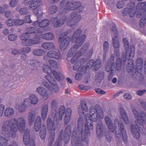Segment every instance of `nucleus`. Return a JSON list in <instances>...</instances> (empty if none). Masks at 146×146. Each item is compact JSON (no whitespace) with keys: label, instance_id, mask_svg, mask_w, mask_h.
Instances as JSON below:
<instances>
[{"label":"nucleus","instance_id":"1","mask_svg":"<svg viewBox=\"0 0 146 146\" xmlns=\"http://www.w3.org/2000/svg\"><path fill=\"white\" fill-rule=\"evenodd\" d=\"M83 119L80 117L78 122V130L79 135H78L76 132L74 131L72 139V144L73 146H83L80 140L81 136L83 141L86 140V135L90 133V130L93 129V124L92 122L86 121L85 124V130H83Z\"/></svg>","mask_w":146,"mask_h":146},{"label":"nucleus","instance_id":"2","mask_svg":"<svg viewBox=\"0 0 146 146\" xmlns=\"http://www.w3.org/2000/svg\"><path fill=\"white\" fill-rule=\"evenodd\" d=\"M105 122L110 131L113 132L115 131V136L118 139L120 138L121 136L124 140L126 141L127 139V136L126 130L123 123H120L117 119L114 121V129L113 128L112 121L107 116L104 117Z\"/></svg>","mask_w":146,"mask_h":146},{"label":"nucleus","instance_id":"3","mask_svg":"<svg viewBox=\"0 0 146 146\" xmlns=\"http://www.w3.org/2000/svg\"><path fill=\"white\" fill-rule=\"evenodd\" d=\"M104 114L101 107L98 105L91 106L89 113L86 114L85 118L86 121L95 122L99 119H103Z\"/></svg>","mask_w":146,"mask_h":146},{"label":"nucleus","instance_id":"4","mask_svg":"<svg viewBox=\"0 0 146 146\" xmlns=\"http://www.w3.org/2000/svg\"><path fill=\"white\" fill-rule=\"evenodd\" d=\"M61 8L64 7L63 13H66L68 11L79 8V12L82 11L84 7L79 2H74L73 0H62L60 4Z\"/></svg>","mask_w":146,"mask_h":146},{"label":"nucleus","instance_id":"5","mask_svg":"<svg viewBox=\"0 0 146 146\" xmlns=\"http://www.w3.org/2000/svg\"><path fill=\"white\" fill-rule=\"evenodd\" d=\"M7 125L10 127L11 130L15 133L19 130L21 132H23L25 127L26 122L24 118L20 117L17 119H13L11 120Z\"/></svg>","mask_w":146,"mask_h":146},{"label":"nucleus","instance_id":"6","mask_svg":"<svg viewBox=\"0 0 146 146\" xmlns=\"http://www.w3.org/2000/svg\"><path fill=\"white\" fill-rule=\"evenodd\" d=\"M133 115L136 119L135 124L140 131H143V125L144 123L146 125V113L143 111L139 113L135 109H132Z\"/></svg>","mask_w":146,"mask_h":146},{"label":"nucleus","instance_id":"7","mask_svg":"<svg viewBox=\"0 0 146 146\" xmlns=\"http://www.w3.org/2000/svg\"><path fill=\"white\" fill-rule=\"evenodd\" d=\"M45 78L49 82L50 84L49 85L47 82L44 80L42 82V85L49 90L53 91L54 93H58L60 90L54 78L50 74L45 76Z\"/></svg>","mask_w":146,"mask_h":146},{"label":"nucleus","instance_id":"8","mask_svg":"<svg viewBox=\"0 0 146 146\" xmlns=\"http://www.w3.org/2000/svg\"><path fill=\"white\" fill-rule=\"evenodd\" d=\"M3 136H0V146H6L7 142L10 137L11 133L9 131V127L7 125H4L3 127Z\"/></svg>","mask_w":146,"mask_h":146},{"label":"nucleus","instance_id":"9","mask_svg":"<svg viewBox=\"0 0 146 146\" xmlns=\"http://www.w3.org/2000/svg\"><path fill=\"white\" fill-rule=\"evenodd\" d=\"M68 35V32L65 31L63 32L59 36L60 48L62 50H64L67 49L69 45L70 38L67 36Z\"/></svg>","mask_w":146,"mask_h":146},{"label":"nucleus","instance_id":"10","mask_svg":"<svg viewBox=\"0 0 146 146\" xmlns=\"http://www.w3.org/2000/svg\"><path fill=\"white\" fill-rule=\"evenodd\" d=\"M82 33L81 29H78L74 32L72 38V42H76L74 45L80 46L83 44L85 38V36L82 35L80 36Z\"/></svg>","mask_w":146,"mask_h":146},{"label":"nucleus","instance_id":"11","mask_svg":"<svg viewBox=\"0 0 146 146\" xmlns=\"http://www.w3.org/2000/svg\"><path fill=\"white\" fill-rule=\"evenodd\" d=\"M123 41L125 48V53L123 55V56H125L126 59H129L132 55L133 56L135 54V48L134 46L131 45L130 46V50L129 49V44L128 41L125 38H123Z\"/></svg>","mask_w":146,"mask_h":146},{"label":"nucleus","instance_id":"12","mask_svg":"<svg viewBox=\"0 0 146 146\" xmlns=\"http://www.w3.org/2000/svg\"><path fill=\"white\" fill-rule=\"evenodd\" d=\"M23 3L26 5H29V9L32 10H35L42 4L41 0H24Z\"/></svg>","mask_w":146,"mask_h":146},{"label":"nucleus","instance_id":"13","mask_svg":"<svg viewBox=\"0 0 146 146\" xmlns=\"http://www.w3.org/2000/svg\"><path fill=\"white\" fill-rule=\"evenodd\" d=\"M112 38L113 44L115 48H118L119 47V43L117 38L118 34L115 27L113 26L111 29Z\"/></svg>","mask_w":146,"mask_h":146},{"label":"nucleus","instance_id":"14","mask_svg":"<svg viewBox=\"0 0 146 146\" xmlns=\"http://www.w3.org/2000/svg\"><path fill=\"white\" fill-rule=\"evenodd\" d=\"M81 16L76 13H72L69 17V20L67 22V25L72 27L75 25L81 19Z\"/></svg>","mask_w":146,"mask_h":146},{"label":"nucleus","instance_id":"15","mask_svg":"<svg viewBox=\"0 0 146 146\" xmlns=\"http://www.w3.org/2000/svg\"><path fill=\"white\" fill-rule=\"evenodd\" d=\"M27 33H23L21 36V39L22 44L25 46H30L33 44L31 38Z\"/></svg>","mask_w":146,"mask_h":146},{"label":"nucleus","instance_id":"16","mask_svg":"<svg viewBox=\"0 0 146 146\" xmlns=\"http://www.w3.org/2000/svg\"><path fill=\"white\" fill-rule=\"evenodd\" d=\"M67 20V17L64 16L60 20L57 18H53L52 19L51 21L53 26L57 28L61 25H63Z\"/></svg>","mask_w":146,"mask_h":146},{"label":"nucleus","instance_id":"17","mask_svg":"<svg viewBox=\"0 0 146 146\" xmlns=\"http://www.w3.org/2000/svg\"><path fill=\"white\" fill-rule=\"evenodd\" d=\"M114 56L113 55L111 56V59L112 60H110L108 61L106 65V71L108 72L113 73L115 68V65L114 63Z\"/></svg>","mask_w":146,"mask_h":146},{"label":"nucleus","instance_id":"18","mask_svg":"<svg viewBox=\"0 0 146 146\" xmlns=\"http://www.w3.org/2000/svg\"><path fill=\"white\" fill-rule=\"evenodd\" d=\"M36 92L44 100L47 99L49 97L48 91L42 86L38 87L36 89Z\"/></svg>","mask_w":146,"mask_h":146},{"label":"nucleus","instance_id":"19","mask_svg":"<svg viewBox=\"0 0 146 146\" xmlns=\"http://www.w3.org/2000/svg\"><path fill=\"white\" fill-rule=\"evenodd\" d=\"M135 4L134 2H131L128 4L127 5V7L129 11V15L130 17H133L136 11L141 10V9L138 8L137 6L136 8L135 7Z\"/></svg>","mask_w":146,"mask_h":146},{"label":"nucleus","instance_id":"20","mask_svg":"<svg viewBox=\"0 0 146 146\" xmlns=\"http://www.w3.org/2000/svg\"><path fill=\"white\" fill-rule=\"evenodd\" d=\"M87 48L85 47V46L84 45L82 46L81 49V51H77L73 56L71 58L70 62L72 63H74L80 57L82 54V51L83 53H85L86 51Z\"/></svg>","mask_w":146,"mask_h":146},{"label":"nucleus","instance_id":"21","mask_svg":"<svg viewBox=\"0 0 146 146\" xmlns=\"http://www.w3.org/2000/svg\"><path fill=\"white\" fill-rule=\"evenodd\" d=\"M46 54L49 58L59 60L62 58L60 53L58 51L51 50L48 52Z\"/></svg>","mask_w":146,"mask_h":146},{"label":"nucleus","instance_id":"22","mask_svg":"<svg viewBox=\"0 0 146 146\" xmlns=\"http://www.w3.org/2000/svg\"><path fill=\"white\" fill-rule=\"evenodd\" d=\"M36 112L35 110H30L27 116V120L29 125L31 126L35 119Z\"/></svg>","mask_w":146,"mask_h":146},{"label":"nucleus","instance_id":"23","mask_svg":"<svg viewBox=\"0 0 146 146\" xmlns=\"http://www.w3.org/2000/svg\"><path fill=\"white\" fill-rule=\"evenodd\" d=\"M37 31V35H34V37L31 38L33 45L38 44L40 43V36L42 35V29L39 28Z\"/></svg>","mask_w":146,"mask_h":146},{"label":"nucleus","instance_id":"24","mask_svg":"<svg viewBox=\"0 0 146 146\" xmlns=\"http://www.w3.org/2000/svg\"><path fill=\"white\" fill-rule=\"evenodd\" d=\"M88 108L86 103L85 101H82L78 106V111L79 114L81 115L84 114V111H87Z\"/></svg>","mask_w":146,"mask_h":146},{"label":"nucleus","instance_id":"25","mask_svg":"<svg viewBox=\"0 0 146 146\" xmlns=\"http://www.w3.org/2000/svg\"><path fill=\"white\" fill-rule=\"evenodd\" d=\"M47 125L50 133H52L53 135L55 134L56 127L50 118H49L47 119Z\"/></svg>","mask_w":146,"mask_h":146},{"label":"nucleus","instance_id":"26","mask_svg":"<svg viewBox=\"0 0 146 146\" xmlns=\"http://www.w3.org/2000/svg\"><path fill=\"white\" fill-rule=\"evenodd\" d=\"M105 131V126L102 123H98L97 126V133L98 137L100 138Z\"/></svg>","mask_w":146,"mask_h":146},{"label":"nucleus","instance_id":"27","mask_svg":"<svg viewBox=\"0 0 146 146\" xmlns=\"http://www.w3.org/2000/svg\"><path fill=\"white\" fill-rule=\"evenodd\" d=\"M126 59L125 56H123V58L122 60L120 58L117 59L116 61V66L115 69L117 70H121L122 65L125 64V63Z\"/></svg>","mask_w":146,"mask_h":146},{"label":"nucleus","instance_id":"28","mask_svg":"<svg viewBox=\"0 0 146 146\" xmlns=\"http://www.w3.org/2000/svg\"><path fill=\"white\" fill-rule=\"evenodd\" d=\"M41 46L44 49L47 50H54L55 48V44L50 42H44L42 44Z\"/></svg>","mask_w":146,"mask_h":146},{"label":"nucleus","instance_id":"29","mask_svg":"<svg viewBox=\"0 0 146 146\" xmlns=\"http://www.w3.org/2000/svg\"><path fill=\"white\" fill-rule=\"evenodd\" d=\"M121 118L123 119L125 123L128 124L129 123V120L124 110L122 108H120L119 109Z\"/></svg>","mask_w":146,"mask_h":146},{"label":"nucleus","instance_id":"30","mask_svg":"<svg viewBox=\"0 0 146 146\" xmlns=\"http://www.w3.org/2000/svg\"><path fill=\"white\" fill-rule=\"evenodd\" d=\"M41 119L39 116L36 117L35 122L34 129L36 131H38L41 127Z\"/></svg>","mask_w":146,"mask_h":146},{"label":"nucleus","instance_id":"31","mask_svg":"<svg viewBox=\"0 0 146 146\" xmlns=\"http://www.w3.org/2000/svg\"><path fill=\"white\" fill-rule=\"evenodd\" d=\"M71 109L70 108H68L66 110L64 118V122L65 124H68L71 118Z\"/></svg>","mask_w":146,"mask_h":146},{"label":"nucleus","instance_id":"32","mask_svg":"<svg viewBox=\"0 0 146 146\" xmlns=\"http://www.w3.org/2000/svg\"><path fill=\"white\" fill-rule=\"evenodd\" d=\"M52 72L55 78L58 81H60L63 80L64 77L63 74L60 72H58L54 70Z\"/></svg>","mask_w":146,"mask_h":146},{"label":"nucleus","instance_id":"33","mask_svg":"<svg viewBox=\"0 0 146 146\" xmlns=\"http://www.w3.org/2000/svg\"><path fill=\"white\" fill-rule=\"evenodd\" d=\"M71 126L70 125H68L66 127L65 131V137L64 139L65 141H67L68 142L70 139V135L71 134ZM65 142H66V141Z\"/></svg>","mask_w":146,"mask_h":146},{"label":"nucleus","instance_id":"34","mask_svg":"<svg viewBox=\"0 0 146 146\" xmlns=\"http://www.w3.org/2000/svg\"><path fill=\"white\" fill-rule=\"evenodd\" d=\"M14 113V110L10 107L6 108L4 111V115L6 117L12 116L13 115Z\"/></svg>","mask_w":146,"mask_h":146},{"label":"nucleus","instance_id":"35","mask_svg":"<svg viewBox=\"0 0 146 146\" xmlns=\"http://www.w3.org/2000/svg\"><path fill=\"white\" fill-rule=\"evenodd\" d=\"M29 64L32 66L36 68L40 67L41 65V62L36 59L31 60Z\"/></svg>","mask_w":146,"mask_h":146},{"label":"nucleus","instance_id":"36","mask_svg":"<svg viewBox=\"0 0 146 146\" xmlns=\"http://www.w3.org/2000/svg\"><path fill=\"white\" fill-rule=\"evenodd\" d=\"M48 108V105L47 104L44 105L42 108L41 115L42 117L43 120H45L46 117Z\"/></svg>","mask_w":146,"mask_h":146},{"label":"nucleus","instance_id":"37","mask_svg":"<svg viewBox=\"0 0 146 146\" xmlns=\"http://www.w3.org/2000/svg\"><path fill=\"white\" fill-rule=\"evenodd\" d=\"M85 60L83 58H80L78 60H77L73 67L74 70H78L80 67L84 63Z\"/></svg>","mask_w":146,"mask_h":146},{"label":"nucleus","instance_id":"38","mask_svg":"<svg viewBox=\"0 0 146 146\" xmlns=\"http://www.w3.org/2000/svg\"><path fill=\"white\" fill-rule=\"evenodd\" d=\"M29 98L31 102V104L33 105L36 104L38 102V98L37 96L35 94H31Z\"/></svg>","mask_w":146,"mask_h":146},{"label":"nucleus","instance_id":"39","mask_svg":"<svg viewBox=\"0 0 146 146\" xmlns=\"http://www.w3.org/2000/svg\"><path fill=\"white\" fill-rule=\"evenodd\" d=\"M131 132L134 137L136 139H138L139 137V133L137 129L134 125H132L131 127Z\"/></svg>","mask_w":146,"mask_h":146},{"label":"nucleus","instance_id":"40","mask_svg":"<svg viewBox=\"0 0 146 146\" xmlns=\"http://www.w3.org/2000/svg\"><path fill=\"white\" fill-rule=\"evenodd\" d=\"M80 47L78 45L77 46L76 45H74L69 51L67 54L68 57L70 58L72 56L77 49Z\"/></svg>","mask_w":146,"mask_h":146},{"label":"nucleus","instance_id":"41","mask_svg":"<svg viewBox=\"0 0 146 146\" xmlns=\"http://www.w3.org/2000/svg\"><path fill=\"white\" fill-rule=\"evenodd\" d=\"M38 29L37 30H36L34 27H29L27 29V32L25 33H27L28 35H30V36H31L32 34L33 35L36 36L37 33V31L38 30Z\"/></svg>","mask_w":146,"mask_h":146},{"label":"nucleus","instance_id":"42","mask_svg":"<svg viewBox=\"0 0 146 146\" xmlns=\"http://www.w3.org/2000/svg\"><path fill=\"white\" fill-rule=\"evenodd\" d=\"M50 64L53 68L56 69H58L60 67V64L57 61L53 59H50L48 61Z\"/></svg>","mask_w":146,"mask_h":146},{"label":"nucleus","instance_id":"43","mask_svg":"<svg viewBox=\"0 0 146 146\" xmlns=\"http://www.w3.org/2000/svg\"><path fill=\"white\" fill-rule=\"evenodd\" d=\"M42 69L44 72L48 74V75H51L52 69L48 65L46 64L43 65L42 67Z\"/></svg>","mask_w":146,"mask_h":146},{"label":"nucleus","instance_id":"44","mask_svg":"<svg viewBox=\"0 0 146 146\" xmlns=\"http://www.w3.org/2000/svg\"><path fill=\"white\" fill-rule=\"evenodd\" d=\"M42 38L47 40H51L53 39L54 36L51 33H48L42 35Z\"/></svg>","mask_w":146,"mask_h":146},{"label":"nucleus","instance_id":"45","mask_svg":"<svg viewBox=\"0 0 146 146\" xmlns=\"http://www.w3.org/2000/svg\"><path fill=\"white\" fill-rule=\"evenodd\" d=\"M133 61L131 59L129 60L126 66L127 70L128 72H130L133 69Z\"/></svg>","mask_w":146,"mask_h":146},{"label":"nucleus","instance_id":"46","mask_svg":"<svg viewBox=\"0 0 146 146\" xmlns=\"http://www.w3.org/2000/svg\"><path fill=\"white\" fill-rule=\"evenodd\" d=\"M46 134V128L45 125H43L40 131V135L42 139L45 138Z\"/></svg>","mask_w":146,"mask_h":146},{"label":"nucleus","instance_id":"47","mask_svg":"<svg viewBox=\"0 0 146 146\" xmlns=\"http://www.w3.org/2000/svg\"><path fill=\"white\" fill-rule=\"evenodd\" d=\"M50 24V21L47 19L43 20L39 24V26L40 28L45 27L48 26Z\"/></svg>","mask_w":146,"mask_h":146},{"label":"nucleus","instance_id":"48","mask_svg":"<svg viewBox=\"0 0 146 146\" xmlns=\"http://www.w3.org/2000/svg\"><path fill=\"white\" fill-rule=\"evenodd\" d=\"M104 77V73L101 72L96 73L95 76L96 80L100 81L102 80Z\"/></svg>","mask_w":146,"mask_h":146},{"label":"nucleus","instance_id":"49","mask_svg":"<svg viewBox=\"0 0 146 146\" xmlns=\"http://www.w3.org/2000/svg\"><path fill=\"white\" fill-rule=\"evenodd\" d=\"M58 9V8L57 6L55 5H53L49 7L48 11L50 14H53L56 12Z\"/></svg>","mask_w":146,"mask_h":146},{"label":"nucleus","instance_id":"50","mask_svg":"<svg viewBox=\"0 0 146 146\" xmlns=\"http://www.w3.org/2000/svg\"><path fill=\"white\" fill-rule=\"evenodd\" d=\"M44 51L41 49H36L33 50V54L37 56H41L44 52Z\"/></svg>","mask_w":146,"mask_h":146},{"label":"nucleus","instance_id":"51","mask_svg":"<svg viewBox=\"0 0 146 146\" xmlns=\"http://www.w3.org/2000/svg\"><path fill=\"white\" fill-rule=\"evenodd\" d=\"M27 107L23 103L17 106V108L19 111L20 112H22L25 111Z\"/></svg>","mask_w":146,"mask_h":146},{"label":"nucleus","instance_id":"52","mask_svg":"<svg viewBox=\"0 0 146 146\" xmlns=\"http://www.w3.org/2000/svg\"><path fill=\"white\" fill-rule=\"evenodd\" d=\"M137 7L141 9L146 10V3L145 2L139 3L137 5Z\"/></svg>","mask_w":146,"mask_h":146},{"label":"nucleus","instance_id":"53","mask_svg":"<svg viewBox=\"0 0 146 146\" xmlns=\"http://www.w3.org/2000/svg\"><path fill=\"white\" fill-rule=\"evenodd\" d=\"M58 103L57 100L56 99H53L51 101V109L52 110H56L57 105Z\"/></svg>","mask_w":146,"mask_h":146},{"label":"nucleus","instance_id":"54","mask_svg":"<svg viewBox=\"0 0 146 146\" xmlns=\"http://www.w3.org/2000/svg\"><path fill=\"white\" fill-rule=\"evenodd\" d=\"M101 62L100 60H97L94 63V69L96 70H98L101 66Z\"/></svg>","mask_w":146,"mask_h":146},{"label":"nucleus","instance_id":"55","mask_svg":"<svg viewBox=\"0 0 146 146\" xmlns=\"http://www.w3.org/2000/svg\"><path fill=\"white\" fill-rule=\"evenodd\" d=\"M61 115L59 114L58 113H56L54 117V121L58 122L59 121L61 120L63 116L61 117Z\"/></svg>","mask_w":146,"mask_h":146},{"label":"nucleus","instance_id":"56","mask_svg":"<svg viewBox=\"0 0 146 146\" xmlns=\"http://www.w3.org/2000/svg\"><path fill=\"white\" fill-rule=\"evenodd\" d=\"M6 24L9 26H12L15 25V20L14 19H9L6 22Z\"/></svg>","mask_w":146,"mask_h":146},{"label":"nucleus","instance_id":"57","mask_svg":"<svg viewBox=\"0 0 146 146\" xmlns=\"http://www.w3.org/2000/svg\"><path fill=\"white\" fill-rule=\"evenodd\" d=\"M31 51V48L29 47H25L20 49L21 54L22 53L26 54L29 52Z\"/></svg>","mask_w":146,"mask_h":146},{"label":"nucleus","instance_id":"58","mask_svg":"<svg viewBox=\"0 0 146 146\" xmlns=\"http://www.w3.org/2000/svg\"><path fill=\"white\" fill-rule=\"evenodd\" d=\"M146 22V13L140 21V25L141 27H143Z\"/></svg>","mask_w":146,"mask_h":146},{"label":"nucleus","instance_id":"59","mask_svg":"<svg viewBox=\"0 0 146 146\" xmlns=\"http://www.w3.org/2000/svg\"><path fill=\"white\" fill-rule=\"evenodd\" d=\"M19 1V0H11L9 2L10 5L11 7H14L17 5Z\"/></svg>","mask_w":146,"mask_h":146},{"label":"nucleus","instance_id":"60","mask_svg":"<svg viewBox=\"0 0 146 146\" xmlns=\"http://www.w3.org/2000/svg\"><path fill=\"white\" fill-rule=\"evenodd\" d=\"M65 108L63 106H61L59 109V114L61 115V116H63L65 113Z\"/></svg>","mask_w":146,"mask_h":146},{"label":"nucleus","instance_id":"61","mask_svg":"<svg viewBox=\"0 0 146 146\" xmlns=\"http://www.w3.org/2000/svg\"><path fill=\"white\" fill-rule=\"evenodd\" d=\"M8 39L10 41H15L17 39V36L14 34H11L8 36Z\"/></svg>","mask_w":146,"mask_h":146},{"label":"nucleus","instance_id":"62","mask_svg":"<svg viewBox=\"0 0 146 146\" xmlns=\"http://www.w3.org/2000/svg\"><path fill=\"white\" fill-rule=\"evenodd\" d=\"M29 12L27 8H22L19 11L20 13L23 15L27 14Z\"/></svg>","mask_w":146,"mask_h":146},{"label":"nucleus","instance_id":"63","mask_svg":"<svg viewBox=\"0 0 146 146\" xmlns=\"http://www.w3.org/2000/svg\"><path fill=\"white\" fill-rule=\"evenodd\" d=\"M23 103L27 107L30 105L31 102L29 97L25 99Z\"/></svg>","mask_w":146,"mask_h":146},{"label":"nucleus","instance_id":"64","mask_svg":"<svg viewBox=\"0 0 146 146\" xmlns=\"http://www.w3.org/2000/svg\"><path fill=\"white\" fill-rule=\"evenodd\" d=\"M36 10L34 11V13L36 16L38 17L42 16V11L39 9H37V10L35 9Z\"/></svg>","mask_w":146,"mask_h":146}]
</instances>
